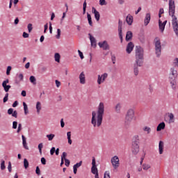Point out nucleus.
I'll use <instances>...</instances> for the list:
<instances>
[{
    "label": "nucleus",
    "instance_id": "obj_1",
    "mask_svg": "<svg viewBox=\"0 0 178 178\" xmlns=\"http://www.w3.org/2000/svg\"><path fill=\"white\" fill-rule=\"evenodd\" d=\"M105 113V105L103 102H100L97 111L92 112L91 123L93 127H101L102 124V120H104V115Z\"/></svg>",
    "mask_w": 178,
    "mask_h": 178
},
{
    "label": "nucleus",
    "instance_id": "obj_2",
    "mask_svg": "<svg viewBox=\"0 0 178 178\" xmlns=\"http://www.w3.org/2000/svg\"><path fill=\"white\" fill-rule=\"evenodd\" d=\"M175 9L176 6L175 5V1L169 0V15L172 16V28L176 35L178 37V21L177 17L175 16Z\"/></svg>",
    "mask_w": 178,
    "mask_h": 178
},
{
    "label": "nucleus",
    "instance_id": "obj_3",
    "mask_svg": "<svg viewBox=\"0 0 178 178\" xmlns=\"http://www.w3.org/2000/svg\"><path fill=\"white\" fill-rule=\"evenodd\" d=\"M136 63L140 67L144 63V49L140 46L136 47Z\"/></svg>",
    "mask_w": 178,
    "mask_h": 178
},
{
    "label": "nucleus",
    "instance_id": "obj_4",
    "mask_svg": "<svg viewBox=\"0 0 178 178\" xmlns=\"http://www.w3.org/2000/svg\"><path fill=\"white\" fill-rule=\"evenodd\" d=\"M134 119V110L131 108L129 109L125 116V123L127 124H130L131 122H133Z\"/></svg>",
    "mask_w": 178,
    "mask_h": 178
},
{
    "label": "nucleus",
    "instance_id": "obj_5",
    "mask_svg": "<svg viewBox=\"0 0 178 178\" xmlns=\"http://www.w3.org/2000/svg\"><path fill=\"white\" fill-rule=\"evenodd\" d=\"M154 42L156 55L158 58H159L162 51V46L161 45V40H159V38H156L154 39Z\"/></svg>",
    "mask_w": 178,
    "mask_h": 178
},
{
    "label": "nucleus",
    "instance_id": "obj_6",
    "mask_svg": "<svg viewBox=\"0 0 178 178\" xmlns=\"http://www.w3.org/2000/svg\"><path fill=\"white\" fill-rule=\"evenodd\" d=\"M111 165L113 168V169L116 170L120 166V161L119 160V156H114L111 159Z\"/></svg>",
    "mask_w": 178,
    "mask_h": 178
},
{
    "label": "nucleus",
    "instance_id": "obj_7",
    "mask_svg": "<svg viewBox=\"0 0 178 178\" xmlns=\"http://www.w3.org/2000/svg\"><path fill=\"white\" fill-rule=\"evenodd\" d=\"M108 79V73H104L103 74H99L97 76V84L100 86L103 83H105V80Z\"/></svg>",
    "mask_w": 178,
    "mask_h": 178
},
{
    "label": "nucleus",
    "instance_id": "obj_8",
    "mask_svg": "<svg viewBox=\"0 0 178 178\" xmlns=\"http://www.w3.org/2000/svg\"><path fill=\"white\" fill-rule=\"evenodd\" d=\"M131 151L134 155H137L140 152V146L138 143H132Z\"/></svg>",
    "mask_w": 178,
    "mask_h": 178
},
{
    "label": "nucleus",
    "instance_id": "obj_9",
    "mask_svg": "<svg viewBox=\"0 0 178 178\" xmlns=\"http://www.w3.org/2000/svg\"><path fill=\"white\" fill-rule=\"evenodd\" d=\"M177 70H175V68H171L169 80H173V79H176L177 78Z\"/></svg>",
    "mask_w": 178,
    "mask_h": 178
},
{
    "label": "nucleus",
    "instance_id": "obj_10",
    "mask_svg": "<svg viewBox=\"0 0 178 178\" xmlns=\"http://www.w3.org/2000/svg\"><path fill=\"white\" fill-rule=\"evenodd\" d=\"M98 45L100 48H102L104 51H107L108 49H109V44H108V42H106V40L99 42L98 43Z\"/></svg>",
    "mask_w": 178,
    "mask_h": 178
},
{
    "label": "nucleus",
    "instance_id": "obj_11",
    "mask_svg": "<svg viewBox=\"0 0 178 178\" xmlns=\"http://www.w3.org/2000/svg\"><path fill=\"white\" fill-rule=\"evenodd\" d=\"M133 49H134V44L130 42L127 45L126 51L127 54H131V51H133Z\"/></svg>",
    "mask_w": 178,
    "mask_h": 178
},
{
    "label": "nucleus",
    "instance_id": "obj_12",
    "mask_svg": "<svg viewBox=\"0 0 178 178\" xmlns=\"http://www.w3.org/2000/svg\"><path fill=\"white\" fill-rule=\"evenodd\" d=\"M92 12L95 15V17L97 20V22H99V18L101 17V15H99V12L97 11V9L95 8L92 7Z\"/></svg>",
    "mask_w": 178,
    "mask_h": 178
},
{
    "label": "nucleus",
    "instance_id": "obj_13",
    "mask_svg": "<svg viewBox=\"0 0 178 178\" xmlns=\"http://www.w3.org/2000/svg\"><path fill=\"white\" fill-rule=\"evenodd\" d=\"M79 82L81 84H86V74H84V72L79 74Z\"/></svg>",
    "mask_w": 178,
    "mask_h": 178
},
{
    "label": "nucleus",
    "instance_id": "obj_14",
    "mask_svg": "<svg viewBox=\"0 0 178 178\" xmlns=\"http://www.w3.org/2000/svg\"><path fill=\"white\" fill-rule=\"evenodd\" d=\"M163 148H164L163 141L160 140L159 143V152L160 155H162V154H163Z\"/></svg>",
    "mask_w": 178,
    "mask_h": 178
},
{
    "label": "nucleus",
    "instance_id": "obj_15",
    "mask_svg": "<svg viewBox=\"0 0 178 178\" xmlns=\"http://www.w3.org/2000/svg\"><path fill=\"white\" fill-rule=\"evenodd\" d=\"M167 115L169 118L168 123H175V115L172 113H168Z\"/></svg>",
    "mask_w": 178,
    "mask_h": 178
},
{
    "label": "nucleus",
    "instance_id": "obj_16",
    "mask_svg": "<svg viewBox=\"0 0 178 178\" xmlns=\"http://www.w3.org/2000/svg\"><path fill=\"white\" fill-rule=\"evenodd\" d=\"M149 22H151V14L147 13L145 18V26H148Z\"/></svg>",
    "mask_w": 178,
    "mask_h": 178
},
{
    "label": "nucleus",
    "instance_id": "obj_17",
    "mask_svg": "<svg viewBox=\"0 0 178 178\" xmlns=\"http://www.w3.org/2000/svg\"><path fill=\"white\" fill-rule=\"evenodd\" d=\"M126 22L129 26H131L133 24V16L131 15H128L127 18H126Z\"/></svg>",
    "mask_w": 178,
    "mask_h": 178
},
{
    "label": "nucleus",
    "instance_id": "obj_18",
    "mask_svg": "<svg viewBox=\"0 0 178 178\" xmlns=\"http://www.w3.org/2000/svg\"><path fill=\"white\" fill-rule=\"evenodd\" d=\"M133 38V33L131 31H129L127 32L125 40L126 41H130V40Z\"/></svg>",
    "mask_w": 178,
    "mask_h": 178
},
{
    "label": "nucleus",
    "instance_id": "obj_19",
    "mask_svg": "<svg viewBox=\"0 0 178 178\" xmlns=\"http://www.w3.org/2000/svg\"><path fill=\"white\" fill-rule=\"evenodd\" d=\"M165 127V122L160 123L156 128V131H161V130H163Z\"/></svg>",
    "mask_w": 178,
    "mask_h": 178
},
{
    "label": "nucleus",
    "instance_id": "obj_20",
    "mask_svg": "<svg viewBox=\"0 0 178 178\" xmlns=\"http://www.w3.org/2000/svg\"><path fill=\"white\" fill-rule=\"evenodd\" d=\"M22 138L24 148H25V149H29V146H27V142L26 141V137L22 135Z\"/></svg>",
    "mask_w": 178,
    "mask_h": 178
},
{
    "label": "nucleus",
    "instance_id": "obj_21",
    "mask_svg": "<svg viewBox=\"0 0 178 178\" xmlns=\"http://www.w3.org/2000/svg\"><path fill=\"white\" fill-rule=\"evenodd\" d=\"M159 30L161 33H163L165 31V24H163L162 21L161 19L159 20Z\"/></svg>",
    "mask_w": 178,
    "mask_h": 178
},
{
    "label": "nucleus",
    "instance_id": "obj_22",
    "mask_svg": "<svg viewBox=\"0 0 178 178\" xmlns=\"http://www.w3.org/2000/svg\"><path fill=\"white\" fill-rule=\"evenodd\" d=\"M88 35L90 37L91 45H97V40H95V38L91 35V33H89Z\"/></svg>",
    "mask_w": 178,
    "mask_h": 178
},
{
    "label": "nucleus",
    "instance_id": "obj_23",
    "mask_svg": "<svg viewBox=\"0 0 178 178\" xmlns=\"http://www.w3.org/2000/svg\"><path fill=\"white\" fill-rule=\"evenodd\" d=\"M138 66L140 65H137V63H136L134 65V72L135 76H138V73H139Z\"/></svg>",
    "mask_w": 178,
    "mask_h": 178
},
{
    "label": "nucleus",
    "instance_id": "obj_24",
    "mask_svg": "<svg viewBox=\"0 0 178 178\" xmlns=\"http://www.w3.org/2000/svg\"><path fill=\"white\" fill-rule=\"evenodd\" d=\"M132 143H136V144H140V136L135 135L133 137Z\"/></svg>",
    "mask_w": 178,
    "mask_h": 178
},
{
    "label": "nucleus",
    "instance_id": "obj_25",
    "mask_svg": "<svg viewBox=\"0 0 178 178\" xmlns=\"http://www.w3.org/2000/svg\"><path fill=\"white\" fill-rule=\"evenodd\" d=\"M67 138L68 140V144H70V145H72V132L71 131H68L67 133Z\"/></svg>",
    "mask_w": 178,
    "mask_h": 178
},
{
    "label": "nucleus",
    "instance_id": "obj_26",
    "mask_svg": "<svg viewBox=\"0 0 178 178\" xmlns=\"http://www.w3.org/2000/svg\"><path fill=\"white\" fill-rule=\"evenodd\" d=\"M54 59H55L56 62H57L58 63H60V54H59V53H56L54 54Z\"/></svg>",
    "mask_w": 178,
    "mask_h": 178
},
{
    "label": "nucleus",
    "instance_id": "obj_27",
    "mask_svg": "<svg viewBox=\"0 0 178 178\" xmlns=\"http://www.w3.org/2000/svg\"><path fill=\"white\" fill-rule=\"evenodd\" d=\"M121 109H122V104L118 103L115 106V112H117V113H120Z\"/></svg>",
    "mask_w": 178,
    "mask_h": 178
},
{
    "label": "nucleus",
    "instance_id": "obj_28",
    "mask_svg": "<svg viewBox=\"0 0 178 178\" xmlns=\"http://www.w3.org/2000/svg\"><path fill=\"white\" fill-rule=\"evenodd\" d=\"M41 109H42V107H41V102H38L36 103V110H37V113H40V112H41Z\"/></svg>",
    "mask_w": 178,
    "mask_h": 178
},
{
    "label": "nucleus",
    "instance_id": "obj_29",
    "mask_svg": "<svg viewBox=\"0 0 178 178\" xmlns=\"http://www.w3.org/2000/svg\"><path fill=\"white\" fill-rule=\"evenodd\" d=\"M23 106H24V113L25 115H27V113H29V107L27 106V104H26V102H23Z\"/></svg>",
    "mask_w": 178,
    "mask_h": 178
},
{
    "label": "nucleus",
    "instance_id": "obj_30",
    "mask_svg": "<svg viewBox=\"0 0 178 178\" xmlns=\"http://www.w3.org/2000/svg\"><path fill=\"white\" fill-rule=\"evenodd\" d=\"M29 80L32 84H37V79H35V76H31L29 78Z\"/></svg>",
    "mask_w": 178,
    "mask_h": 178
},
{
    "label": "nucleus",
    "instance_id": "obj_31",
    "mask_svg": "<svg viewBox=\"0 0 178 178\" xmlns=\"http://www.w3.org/2000/svg\"><path fill=\"white\" fill-rule=\"evenodd\" d=\"M170 83L172 88H176V79H170Z\"/></svg>",
    "mask_w": 178,
    "mask_h": 178
},
{
    "label": "nucleus",
    "instance_id": "obj_32",
    "mask_svg": "<svg viewBox=\"0 0 178 178\" xmlns=\"http://www.w3.org/2000/svg\"><path fill=\"white\" fill-rule=\"evenodd\" d=\"M143 130V131H145L147 134H149L151 133V128L149 127H144Z\"/></svg>",
    "mask_w": 178,
    "mask_h": 178
},
{
    "label": "nucleus",
    "instance_id": "obj_33",
    "mask_svg": "<svg viewBox=\"0 0 178 178\" xmlns=\"http://www.w3.org/2000/svg\"><path fill=\"white\" fill-rule=\"evenodd\" d=\"M18 79H19V81H17V80L15 81V83L17 84H19V83H20V81H23V79H24L23 74H19L18 75Z\"/></svg>",
    "mask_w": 178,
    "mask_h": 178
},
{
    "label": "nucleus",
    "instance_id": "obj_34",
    "mask_svg": "<svg viewBox=\"0 0 178 178\" xmlns=\"http://www.w3.org/2000/svg\"><path fill=\"white\" fill-rule=\"evenodd\" d=\"M2 87L4 89V91H6V92H8L9 91V90H10V85H2Z\"/></svg>",
    "mask_w": 178,
    "mask_h": 178
},
{
    "label": "nucleus",
    "instance_id": "obj_35",
    "mask_svg": "<svg viewBox=\"0 0 178 178\" xmlns=\"http://www.w3.org/2000/svg\"><path fill=\"white\" fill-rule=\"evenodd\" d=\"M91 172L93 175H96L97 173H98V168H97V166L92 167Z\"/></svg>",
    "mask_w": 178,
    "mask_h": 178
},
{
    "label": "nucleus",
    "instance_id": "obj_36",
    "mask_svg": "<svg viewBox=\"0 0 178 178\" xmlns=\"http://www.w3.org/2000/svg\"><path fill=\"white\" fill-rule=\"evenodd\" d=\"M87 17H88V20L90 26H92V20L91 18V15H90L88 13H87Z\"/></svg>",
    "mask_w": 178,
    "mask_h": 178
},
{
    "label": "nucleus",
    "instance_id": "obj_37",
    "mask_svg": "<svg viewBox=\"0 0 178 178\" xmlns=\"http://www.w3.org/2000/svg\"><path fill=\"white\" fill-rule=\"evenodd\" d=\"M46 137L48 138L49 141H52L54 140V138H55V135L51 134L47 135Z\"/></svg>",
    "mask_w": 178,
    "mask_h": 178
},
{
    "label": "nucleus",
    "instance_id": "obj_38",
    "mask_svg": "<svg viewBox=\"0 0 178 178\" xmlns=\"http://www.w3.org/2000/svg\"><path fill=\"white\" fill-rule=\"evenodd\" d=\"M172 66L174 67H178V58H176L175 59H174L172 62Z\"/></svg>",
    "mask_w": 178,
    "mask_h": 178
},
{
    "label": "nucleus",
    "instance_id": "obj_39",
    "mask_svg": "<svg viewBox=\"0 0 178 178\" xmlns=\"http://www.w3.org/2000/svg\"><path fill=\"white\" fill-rule=\"evenodd\" d=\"M86 9H87V1L83 2V15H86Z\"/></svg>",
    "mask_w": 178,
    "mask_h": 178
},
{
    "label": "nucleus",
    "instance_id": "obj_40",
    "mask_svg": "<svg viewBox=\"0 0 178 178\" xmlns=\"http://www.w3.org/2000/svg\"><path fill=\"white\" fill-rule=\"evenodd\" d=\"M123 25V22L122 20L119 19L118 22V31H122V26Z\"/></svg>",
    "mask_w": 178,
    "mask_h": 178
},
{
    "label": "nucleus",
    "instance_id": "obj_41",
    "mask_svg": "<svg viewBox=\"0 0 178 178\" xmlns=\"http://www.w3.org/2000/svg\"><path fill=\"white\" fill-rule=\"evenodd\" d=\"M43 147H44V145L42 143H40L38 145V149H39L40 154H42V148Z\"/></svg>",
    "mask_w": 178,
    "mask_h": 178
},
{
    "label": "nucleus",
    "instance_id": "obj_42",
    "mask_svg": "<svg viewBox=\"0 0 178 178\" xmlns=\"http://www.w3.org/2000/svg\"><path fill=\"white\" fill-rule=\"evenodd\" d=\"M150 168H151V166L148 164H143V170H148V169H149Z\"/></svg>",
    "mask_w": 178,
    "mask_h": 178
},
{
    "label": "nucleus",
    "instance_id": "obj_43",
    "mask_svg": "<svg viewBox=\"0 0 178 178\" xmlns=\"http://www.w3.org/2000/svg\"><path fill=\"white\" fill-rule=\"evenodd\" d=\"M24 166L25 169H27V168H29V161H27L26 159H24Z\"/></svg>",
    "mask_w": 178,
    "mask_h": 178
},
{
    "label": "nucleus",
    "instance_id": "obj_44",
    "mask_svg": "<svg viewBox=\"0 0 178 178\" xmlns=\"http://www.w3.org/2000/svg\"><path fill=\"white\" fill-rule=\"evenodd\" d=\"M28 31L29 33H31L33 31V24H29L27 26Z\"/></svg>",
    "mask_w": 178,
    "mask_h": 178
},
{
    "label": "nucleus",
    "instance_id": "obj_45",
    "mask_svg": "<svg viewBox=\"0 0 178 178\" xmlns=\"http://www.w3.org/2000/svg\"><path fill=\"white\" fill-rule=\"evenodd\" d=\"M6 166H5V161H1V170H5L6 169Z\"/></svg>",
    "mask_w": 178,
    "mask_h": 178
},
{
    "label": "nucleus",
    "instance_id": "obj_46",
    "mask_svg": "<svg viewBox=\"0 0 178 178\" xmlns=\"http://www.w3.org/2000/svg\"><path fill=\"white\" fill-rule=\"evenodd\" d=\"M60 29H57V35H56V38H57V40H59V38H60Z\"/></svg>",
    "mask_w": 178,
    "mask_h": 178
},
{
    "label": "nucleus",
    "instance_id": "obj_47",
    "mask_svg": "<svg viewBox=\"0 0 178 178\" xmlns=\"http://www.w3.org/2000/svg\"><path fill=\"white\" fill-rule=\"evenodd\" d=\"M82 163H83V161H80L79 163H77L75 165H74V168H76V169H78V168H80V166H81Z\"/></svg>",
    "mask_w": 178,
    "mask_h": 178
},
{
    "label": "nucleus",
    "instance_id": "obj_48",
    "mask_svg": "<svg viewBox=\"0 0 178 178\" xmlns=\"http://www.w3.org/2000/svg\"><path fill=\"white\" fill-rule=\"evenodd\" d=\"M35 173L36 175H38V176H40V175H41V170H40V167H36Z\"/></svg>",
    "mask_w": 178,
    "mask_h": 178
},
{
    "label": "nucleus",
    "instance_id": "obj_49",
    "mask_svg": "<svg viewBox=\"0 0 178 178\" xmlns=\"http://www.w3.org/2000/svg\"><path fill=\"white\" fill-rule=\"evenodd\" d=\"M66 156H67V153L66 152H63V154L61 156V160L65 161L66 159Z\"/></svg>",
    "mask_w": 178,
    "mask_h": 178
},
{
    "label": "nucleus",
    "instance_id": "obj_50",
    "mask_svg": "<svg viewBox=\"0 0 178 178\" xmlns=\"http://www.w3.org/2000/svg\"><path fill=\"white\" fill-rule=\"evenodd\" d=\"M104 178H111L109 171H106L105 172Z\"/></svg>",
    "mask_w": 178,
    "mask_h": 178
},
{
    "label": "nucleus",
    "instance_id": "obj_51",
    "mask_svg": "<svg viewBox=\"0 0 178 178\" xmlns=\"http://www.w3.org/2000/svg\"><path fill=\"white\" fill-rule=\"evenodd\" d=\"M8 97H9V93H6L3 99V102L5 103V102H8Z\"/></svg>",
    "mask_w": 178,
    "mask_h": 178
},
{
    "label": "nucleus",
    "instance_id": "obj_52",
    "mask_svg": "<svg viewBox=\"0 0 178 178\" xmlns=\"http://www.w3.org/2000/svg\"><path fill=\"white\" fill-rule=\"evenodd\" d=\"M65 166L69 167L70 165V161L67 159H65Z\"/></svg>",
    "mask_w": 178,
    "mask_h": 178
},
{
    "label": "nucleus",
    "instance_id": "obj_53",
    "mask_svg": "<svg viewBox=\"0 0 178 178\" xmlns=\"http://www.w3.org/2000/svg\"><path fill=\"white\" fill-rule=\"evenodd\" d=\"M10 70H12V67L8 66L7 67V71H6L7 76H9V74H10Z\"/></svg>",
    "mask_w": 178,
    "mask_h": 178
},
{
    "label": "nucleus",
    "instance_id": "obj_54",
    "mask_svg": "<svg viewBox=\"0 0 178 178\" xmlns=\"http://www.w3.org/2000/svg\"><path fill=\"white\" fill-rule=\"evenodd\" d=\"M13 129H17V121L13 122Z\"/></svg>",
    "mask_w": 178,
    "mask_h": 178
},
{
    "label": "nucleus",
    "instance_id": "obj_55",
    "mask_svg": "<svg viewBox=\"0 0 178 178\" xmlns=\"http://www.w3.org/2000/svg\"><path fill=\"white\" fill-rule=\"evenodd\" d=\"M99 5H101V6H104V5H106V1L99 0Z\"/></svg>",
    "mask_w": 178,
    "mask_h": 178
},
{
    "label": "nucleus",
    "instance_id": "obj_56",
    "mask_svg": "<svg viewBox=\"0 0 178 178\" xmlns=\"http://www.w3.org/2000/svg\"><path fill=\"white\" fill-rule=\"evenodd\" d=\"M78 54H79L81 59H84V55H83V52H81V51L78 50Z\"/></svg>",
    "mask_w": 178,
    "mask_h": 178
},
{
    "label": "nucleus",
    "instance_id": "obj_57",
    "mask_svg": "<svg viewBox=\"0 0 178 178\" xmlns=\"http://www.w3.org/2000/svg\"><path fill=\"white\" fill-rule=\"evenodd\" d=\"M8 169L10 172H12V163H8Z\"/></svg>",
    "mask_w": 178,
    "mask_h": 178
},
{
    "label": "nucleus",
    "instance_id": "obj_58",
    "mask_svg": "<svg viewBox=\"0 0 178 178\" xmlns=\"http://www.w3.org/2000/svg\"><path fill=\"white\" fill-rule=\"evenodd\" d=\"M20 131H22V124H18V128H17V133H20Z\"/></svg>",
    "mask_w": 178,
    "mask_h": 178
},
{
    "label": "nucleus",
    "instance_id": "obj_59",
    "mask_svg": "<svg viewBox=\"0 0 178 178\" xmlns=\"http://www.w3.org/2000/svg\"><path fill=\"white\" fill-rule=\"evenodd\" d=\"M41 162L42 165H47V160L45 159V158L42 157L41 159Z\"/></svg>",
    "mask_w": 178,
    "mask_h": 178
},
{
    "label": "nucleus",
    "instance_id": "obj_60",
    "mask_svg": "<svg viewBox=\"0 0 178 178\" xmlns=\"http://www.w3.org/2000/svg\"><path fill=\"white\" fill-rule=\"evenodd\" d=\"M12 116L13 118H17V111H14L13 114H12Z\"/></svg>",
    "mask_w": 178,
    "mask_h": 178
},
{
    "label": "nucleus",
    "instance_id": "obj_61",
    "mask_svg": "<svg viewBox=\"0 0 178 178\" xmlns=\"http://www.w3.org/2000/svg\"><path fill=\"white\" fill-rule=\"evenodd\" d=\"M29 33H27L26 32H24L23 34H22V37L24 38H29Z\"/></svg>",
    "mask_w": 178,
    "mask_h": 178
},
{
    "label": "nucleus",
    "instance_id": "obj_62",
    "mask_svg": "<svg viewBox=\"0 0 178 178\" xmlns=\"http://www.w3.org/2000/svg\"><path fill=\"white\" fill-rule=\"evenodd\" d=\"M55 83H56V87L58 88H59L60 87V81H58V80H56L55 81Z\"/></svg>",
    "mask_w": 178,
    "mask_h": 178
},
{
    "label": "nucleus",
    "instance_id": "obj_63",
    "mask_svg": "<svg viewBox=\"0 0 178 178\" xmlns=\"http://www.w3.org/2000/svg\"><path fill=\"white\" fill-rule=\"evenodd\" d=\"M55 151H56V149L55 147H52L50 150V154L51 155H54V154H55Z\"/></svg>",
    "mask_w": 178,
    "mask_h": 178
},
{
    "label": "nucleus",
    "instance_id": "obj_64",
    "mask_svg": "<svg viewBox=\"0 0 178 178\" xmlns=\"http://www.w3.org/2000/svg\"><path fill=\"white\" fill-rule=\"evenodd\" d=\"M13 108H9L8 110V113L9 114V115H13Z\"/></svg>",
    "mask_w": 178,
    "mask_h": 178
}]
</instances>
